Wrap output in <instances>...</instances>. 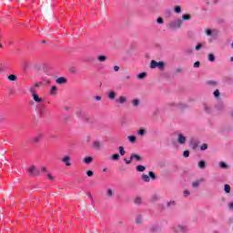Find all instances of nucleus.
Segmentation results:
<instances>
[{
    "mask_svg": "<svg viewBox=\"0 0 233 233\" xmlns=\"http://www.w3.org/2000/svg\"><path fill=\"white\" fill-rule=\"evenodd\" d=\"M43 138V135L40 134L35 137L32 138V141L35 143H39L41 141V139Z\"/></svg>",
    "mask_w": 233,
    "mask_h": 233,
    "instance_id": "obj_25",
    "label": "nucleus"
},
{
    "mask_svg": "<svg viewBox=\"0 0 233 233\" xmlns=\"http://www.w3.org/2000/svg\"><path fill=\"white\" fill-rule=\"evenodd\" d=\"M198 147H199V145L197 143L196 139L194 137L190 138V140H189V147L192 150H196V148H198Z\"/></svg>",
    "mask_w": 233,
    "mask_h": 233,
    "instance_id": "obj_9",
    "label": "nucleus"
},
{
    "mask_svg": "<svg viewBox=\"0 0 233 233\" xmlns=\"http://www.w3.org/2000/svg\"><path fill=\"white\" fill-rule=\"evenodd\" d=\"M68 80L65 77V76H60L58 78H56V83L57 85H66V83H67Z\"/></svg>",
    "mask_w": 233,
    "mask_h": 233,
    "instance_id": "obj_13",
    "label": "nucleus"
},
{
    "mask_svg": "<svg viewBox=\"0 0 233 233\" xmlns=\"http://www.w3.org/2000/svg\"><path fill=\"white\" fill-rule=\"evenodd\" d=\"M83 163H86V165H90V163H92V161H94V157H86L82 159Z\"/></svg>",
    "mask_w": 233,
    "mask_h": 233,
    "instance_id": "obj_17",
    "label": "nucleus"
},
{
    "mask_svg": "<svg viewBox=\"0 0 233 233\" xmlns=\"http://www.w3.org/2000/svg\"><path fill=\"white\" fill-rule=\"evenodd\" d=\"M116 96H117V94H116L115 91H109L107 93V97L110 99V101H114V99H116Z\"/></svg>",
    "mask_w": 233,
    "mask_h": 233,
    "instance_id": "obj_16",
    "label": "nucleus"
},
{
    "mask_svg": "<svg viewBox=\"0 0 233 233\" xmlns=\"http://www.w3.org/2000/svg\"><path fill=\"white\" fill-rule=\"evenodd\" d=\"M27 170H28L29 176L35 177V176H39L41 172H46V167H41L40 169L41 172H40V170L37 169L35 166H31Z\"/></svg>",
    "mask_w": 233,
    "mask_h": 233,
    "instance_id": "obj_2",
    "label": "nucleus"
},
{
    "mask_svg": "<svg viewBox=\"0 0 233 233\" xmlns=\"http://www.w3.org/2000/svg\"><path fill=\"white\" fill-rule=\"evenodd\" d=\"M205 178L201 177L198 180L193 181L191 183V187H193V188H198V187H199V185H201V183H204Z\"/></svg>",
    "mask_w": 233,
    "mask_h": 233,
    "instance_id": "obj_12",
    "label": "nucleus"
},
{
    "mask_svg": "<svg viewBox=\"0 0 233 233\" xmlns=\"http://www.w3.org/2000/svg\"><path fill=\"white\" fill-rule=\"evenodd\" d=\"M158 63L159 62H157L156 60H151V62H150V68H157Z\"/></svg>",
    "mask_w": 233,
    "mask_h": 233,
    "instance_id": "obj_33",
    "label": "nucleus"
},
{
    "mask_svg": "<svg viewBox=\"0 0 233 233\" xmlns=\"http://www.w3.org/2000/svg\"><path fill=\"white\" fill-rule=\"evenodd\" d=\"M206 35L209 37H218L219 35V30L218 29H205Z\"/></svg>",
    "mask_w": 233,
    "mask_h": 233,
    "instance_id": "obj_4",
    "label": "nucleus"
},
{
    "mask_svg": "<svg viewBox=\"0 0 233 233\" xmlns=\"http://www.w3.org/2000/svg\"><path fill=\"white\" fill-rule=\"evenodd\" d=\"M136 225H143V216L137 215L135 218Z\"/></svg>",
    "mask_w": 233,
    "mask_h": 233,
    "instance_id": "obj_15",
    "label": "nucleus"
},
{
    "mask_svg": "<svg viewBox=\"0 0 233 233\" xmlns=\"http://www.w3.org/2000/svg\"><path fill=\"white\" fill-rule=\"evenodd\" d=\"M6 119V115L0 113V123H3Z\"/></svg>",
    "mask_w": 233,
    "mask_h": 233,
    "instance_id": "obj_55",
    "label": "nucleus"
},
{
    "mask_svg": "<svg viewBox=\"0 0 233 233\" xmlns=\"http://www.w3.org/2000/svg\"><path fill=\"white\" fill-rule=\"evenodd\" d=\"M107 198H112L114 196V191H112V188H108L106 191Z\"/></svg>",
    "mask_w": 233,
    "mask_h": 233,
    "instance_id": "obj_52",
    "label": "nucleus"
},
{
    "mask_svg": "<svg viewBox=\"0 0 233 233\" xmlns=\"http://www.w3.org/2000/svg\"><path fill=\"white\" fill-rule=\"evenodd\" d=\"M203 106V110L206 114H208V116L214 114V107H212V106L207 104V103H204L202 105Z\"/></svg>",
    "mask_w": 233,
    "mask_h": 233,
    "instance_id": "obj_7",
    "label": "nucleus"
},
{
    "mask_svg": "<svg viewBox=\"0 0 233 233\" xmlns=\"http://www.w3.org/2000/svg\"><path fill=\"white\" fill-rule=\"evenodd\" d=\"M118 103H119L120 105H125V103H127V96H120V97L118 98Z\"/></svg>",
    "mask_w": 233,
    "mask_h": 233,
    "instance_id": "obj_35",
    "label": "nucleus"
},
{
    "mask_svg": "<svg viewBox=\"0 0 233 233\" xmlns=\"http://www.w3.org/2000/svg\"><path fill=\"white\" fill-rule=\"evenodd\" d=\"M71 159L70 156H66L61 159V161L62 163H65L66 167H72V162H70Z\"/></svg>",
    "mask_w": 233,
    "mask_h": 233,
    "instance_id": "obj_10",
    "label": "nucleus"
},
{
    "mask_svg": "<svg viewBox=\"0 0 233 233\" xmlns=\"http://www.w3.org/2000/svg\"><path fill=\"white\" fill-rule=\"evenodd\" d=\"M97 59H98V61H99L100 63H105V61H106V56H104V55L98 56H97Z\"/></svg>",
    "mask_w": 233,
    "mask_h": 233,
    "instance_id": "obj_41",
    "label": "nucleus"
},
{
    "mask_svg": "<svg viewBox=\"0 0 233 233\" xmlns=\"http://www.w3.org/2000/svg\"><path fill=\"white\" fill-rule=\"evenodd\" d=\"M63 117L65 121H68V122L72 121V115L64 114Z\"/></svg>",
    "mask_w": 233,
    "mask_h": 233,
    "instance_id": "obj_34",
    "label": "nucleus"
},
{
    "mask_svg": "<svg viewBox=\"0 0 233 233\" xmlns=\"http://www.w3.org/2000/svg\"><path fill=\"white\" fill-rule=\"evenodd\" d=\"M111 159H112L113 161H119V154H113V155L111 156Z\"/></svg>",
    "mask_w": 233,
    "mask_h": 233,
    "instance_id": "obj_48",
    "label": "nucleus"
},
{
    "mask_svg": "<svg viewBox=\"0 0 233 233\" xmlns=\"http://www.w3.org/2000/svg\"><path fill=\"white\" fill-rule=\"evenodd\" d=\"M137 79H145L147 77V72H142L137 76Z\"/></svg>",
    "mask_w": 233,
    "mask_h": 233,
    "instance_id": "obj_42",
    "label": "nucleus"
},
{
    "mask_svg": "<svg viewBox=\"0 0 233 233\" xmlns=\"http://www.w3.org/2000/svg\"><path fill=\"white\" fill-rule=\"evenodd\" d=\"M135 205H143V199L141 197H137L134 200Z\"/></svg>",
    "mask_w": 233,
    "mask_h": 233,
    "instance_id": "obj_28",
    "label": "nucleus"
},
{
    "mask_svg": "<svg viewBox=\"0 0 233 233\" xmlns=\"http://www.w3.org/2000/svg\"><path fill=\"white\" fill-rule=\"evenodd\" d=\"M127 139H128L129 143H132V144H134V143H136V141H137V137L136 136H128Z\"/></svg>",
    "mask_w": 233,
    "mask_h": 233,
    "instance_id": "obj_29",
    "label": "nucleus"
},
{
    "mask_svg": "<svg viewBox=\"0 0 233 233\" xmlns=\"http://www.w3.org/2000/svg\"><path fill=\"white\" fill-rule=\"evenodd\" d=\"M157 199H159V197L157 195H155L151 198V201H153V203H155V201H157Z\"/></svg>",
    "mask_w": 233,
    "mask_h": 233,
    "instance_id": "obj_61",
    "label": "nucleus"
},
{
    "mask_svg": "<svg viewBox=\"0 0 233 233\" xmlns=\"http://www.w3.org/2000/svg\"><path fill=\"white\" fill-rule=\"evenodd\" d=\"M136 170L137 172H145V170H147V167L143 165H138L136 167Z\"/></svg>",
    "mask_w": 233,
    "mask_h": 233,
    "instance_id": "obj_23",
    "label": "nucleus"
},
{
    "mask_svg": "<svg viewBox=\"0 0 233 233\" xmlns=\"http://www.w3.org/2000/svg\"><path fill=\"white\" fill-rule=\"evenodd\" d=\"M46 177H48V179H50V181H54L55 177L54 176H52V174L47 173Z\"/></svg>",
    "mask_w": 233,
    "mask_h": 233,
    "instance_id": "obj_62",
    "label": "nucleus"
},
{
    "mask_svg": "<svg viewBox=\"0 0 233 233\" xmlns=\"http://www.w3.org/2000/svg\"><path fill=\"white\" fill-rule=\"evenodd\" d=\"M76 116L78 117V119H81V121H85L86 123H88L90 121V117L86 113L80 108L76 109Z\"/></svg>",
    "mask_w": 233,
    "mask_h": 233,
    "instance_id": "obj_3",
    "label": "nucleus"
},
{
    "mask_svg": "<svg viewBox=\"0 0 233 233\" xmlns=\"http://www.w3.org/2000/svg\"><path fill=\"white\" fill-rule=\"evenodd\" d=\"M86 174L87 177H92L94 176V171H92V170H87V171L86 172Z\"/></svg>",
    "mask_w": 233,
    "mask_h": 233,
    "instance_id": "obj_56",
    "label": "nucleus"
},
{
    "mask_svg": "<svg viewBox=\"0 0 233 233\" xmlns=\"http://www.w3.org/2000/svg\"><path fill=\"white\" fill-rule=\"evenodd\" d=\"M137 134H138V136H141V137L146 136V134H147V129H145V128H140V129L137 131Z\"/></svg>",
    "mask_w": 233,
    "mask_h": 233,
    "instance_id": "obj_40",
    "label": "nucleus"
},
{
    "mask_svg": "<svg viewBox=\"0 0 233 233\" xmlns=\"http://www.w3.org/2000/svg\"><path fill=\"white\" fill-rule=\"evenodd\" d=\"M38 114L40 117H45V114H46V110H45L43 107H38Z\"/></svg>",
    "mask_w": 233,
    "mask_h": 233,
    "instance_id": "obj_27",
    "label": "nucleus"
},
{
    "mask_svg": "<svg viewBox=\"0 0 233 233\" xmlns=\"http://www.w3.org/2000/svg\"><path fill=\"white\" fill-rule=\"evenodd\" d=\"M218 166L220 167V168H228V165H227V163H225L224 161L219 162Z\"/></svg>",
    "mask_w": 233,
    "mask_h": 233,
    "instance_id": "obj_50",
    "label": "nucleus"
},
{
    "mask_svg": "<svg viewBox=\"0 0 233 233\" xmlns=\"http://www.w3.org/2000/svg\"><path fill=\"white\" fill-rule=\"evenodd\" d=\"M183 156H184L185 157H190V151H189V150H185V151L183 152Z\"/></svg>",
    "mask_w": 233,
    "mask_h": 233,
    "instance_id": "obj_59",
    "label": "nucleus"
},
{
    "mask_svg": "<svg viewBox=\"0 0 233 233\" xmlns=\"http://www.w3.org/2000/svg\"><path fill=\"white\" fill-rule=\"evenodd\" d=\"M207 85H208L209 86H218V81H216V80H208L207 82Z\"/></svg>",
    "mask_w": 233,
    "mask_h": 233,
    "instance_id": "obj_31",
    "label": "nucleus"
},
{
    "mask_svg": "<svg viewBox=\"0 0 233 233\" xmlns=\"http://www.w3.org/2000/svg\"><path fill=\"white\" fill-rule=\"evenodd\" d=\"M185 55L186 56H192V55H194V48H192V47L187 48L185 50Z\"/></svg>",
    "mask_w": 233,
    "mask_h": 233,
    "instance_id": "obj_26",
    "label": "nucleus"
},
{
    "mask_svg": "<svg viewBox=\"0 0 233 233\" xmlns=\"http://www.w3.org/2000/svg\"><path fill=\"white\" fill-rule=\"evenodd\" d=\"M29 92H30V94H32V96H34V94H37V93L35 92V87H34V86H31V87L29 88Z\"/></svg>",
    "mask_w": 233,
    "mask_h": 233,
    "instance_id": "obj_58",
    "label": "nucleus"
},
{
    "mask_svg": "<svg viewBox=\"0 0 233 233\" xmlns=\"http://www.w3.org/2000/svg\"><path fill=\"white\" fill-rule=\"evenodd\" d=\"M228 208H229V210H233V202L229 203Z\"/></svg>",
    "mask_w": 233,
    "mask_h": 233,
    "instance_id": "obj_64",
    "label": "nucleus"
},
{
    "mask_svg": "<svg viewBox=\"0 0 233 233\" xmlns=\"http://www.w3.org/2000/svg\"><path fill=\"white\" fill-rule=\"evenodd\" d=\"M217 110H223V105L216 106Z\"/></svg>",
    "mask_w": 233,
    "mask_h": 233,
    "instance_id": "obj_63",
    "label": "nucleus"
},
{
    "mask_svg": "<svg viewBox=\"0 0 233 233\" xmlns=\"http://www.w3.org/2000/svg\"><path fill=\"white\" fill-rule=\"evenodd\" d=\"M193 66H194V68H199V66H201V62L196 61V62L193 64Z\"/></svg>",
    "mask_w": 233,
    "mask_h": 233,
    "instance_id": "obj_57",
    "label": "nucleus"
},
{
    "mask_svg": "<svg viewBox=\"0 0 233 233\" xmlns=\"http://www.w3.org/2000/svg\"><path fill=\"white\" fill-rule=\"evenodd\" d=\"M201 152H205V150H208V144L204 143L200 146Z\"/></svg>",
    "mask_w": 233,
    "mask_h": 233,
    "instance_id": "obj_37",
    "label": "nucleus"
},
{
    "mask_svg": "<svg viewBox=\"0 0 233 233\" xmlns=\"http://www.w3.org/2000/svg\"><path fill=\"white\" fill-rule=\"evenodd\" d=\"M69 72H70L71 74H77V70H76V67H70V68H69Z\"/></svg>",
    "mask_w": 233,
    "mask_h": 233,
    "instance_id": "obj_60",
    "label": "nucleus"
},
{
    "mask_svg": "<svg viewBox=\"0 0 233 233\" xmlns=\"http://www.w3.org/2000/svg\"><path fill=\"white\" fill-rule=\"evenodd\" d=\"M57 94V86H51V96H56Z\"/></svg>",
    "mask_w": 233,
    "mask_h": 233,
    "instance_id": "obj_39",
    "label": "nucleus"
},
{
    "mask_svg": "<svg viewBox=\"0 0 233 233\" xmlns=\"http://www.w3.org/2000/svg\"><path fill=\"white\" fill-rule=\"evenodd\" d=\"M167 208H174V207H176V201L174 200H170L167 203Z\"/></svg>",
    "mask_w": 233,
    "mask_h": 233,
    "instance_id": "obj_30",
    "label": "nucleus"
},
{
    "mask_svg": "<svg viewBox=\"0 0 233 233\" xmlns=\"http://www.w3.org/2000/svg\"><path fill=\"white\" fill-rule=\"evenodd\" d=\"M148 176H149V179L151 178V179H153V181H156V179H157L156 173H154L153 171H149Z\"/></svg>",
    "mask_w": 233,
    "mask_h": 233,
    "instance_id": "obj_32",
    "label": "nucleus"
},
{
    "mask_svg": "<svg viewBox=\"0 0 233 233\" xmlns=\"http://www.w3.org/2000/svg\"><path fill=\"white\" fill-rule=\"evenodd\" d=\"M33 99L35 103H43V98L39 96L37 94L33 95Z\"/></svg>",
    "mask_w": 233,
    "mask_h": 233,
    "instance_id": "obj_19",
    "label": "nucleus"
},
{
    "mask_svg": "<svg viewBox=\"0 0 233 233\" xmlns=\"http://www.w3.org/2000/svg\"><path fill=\"white\" fill-rule=\"evenodd\" d=\"M183 25V20L181 18H177L175 20H172L167 25V30H179L181 28V25Z\"/></svg>",
    "mask_w": 233,
    "mask_h": 233,
    "instance_id": "obj_1",
    "label": "nucleus"
},
{
    "mask_svg": "<svg viewBox=\"0 0 233 233\" xmlns=\"http://www.w3.org/2000/svg\"><path fill=\"white\" fill-rule=\"evenodd\" d=\"M157 68H158V70H165V62L159 61Z\"/></svg>",
    "mask_w": 233,
    "mask_h": 233,
    "instance_id": "obj_38",
    "label": "nucleus"
},
{
    "mask_svg": "<svg viewBox=\"0 0 233 233\" xmlns=\"http://www.w3.org/2000/svg\"><path fill=\"white\" fill-rule=\"evenodd\" d=\"M164 23H165V20H163V17L159 16L157 18V25H163Z\"/></svg>",
    "mask_w": 233,
    "mask_h": 233,
    "instance_id": "obj_53",
    "label": "nucleus"
},
{
    "mask_svg": "<svg viewBox=\"0 0 233 233\" xmlns=\"http://www.w3.org/2000/svg\"><path fill=\"white\" fill-rule=\"evenodd\" d=\"M208 61H210L211 63H214V61H216V56H214V54H208Z\"/></svg>",
    "mask_w": 233,
    "mask_h": 233,
    "instance_id": "obj_45",
    "label": "nucleus"
},
{
    "mask_svg": "<svg viewBox=\"0 0 233 233\" xmlns=\"http://www.w3.org/2000/svg\"><path fill=\"white\" fill-rule=\"evenodd\" d=\"M131 103H132L133 106H136V107L139 106V99H137V98L132 100Z\"/></svg>",
    "mask_w": 233,
    "mask_h": 233,
    "instance_id": "obj_51",
    "label": "nucleus"
},
{
    "mask_svg": "<svg viewBox=\"0 0 233 233\" xmlns=\"http://www.w3.org/2000/svg\"><path fill=\"white\" fill-rule=\"evenodd\" d=\"M198 167L201 168V170L207 168V162L205 160L198 161Z\"/></svg>",
    "mask_w": 233,
    "mask_h": 233,
    "instance_id": "obj_22",
    "label": "nucleus"
},
{
    "mask_svg": "<svg viewBox=\"0 0 233 233\" xmlns=\"http://www.w3.org/2000/svg\"><path fill=\"white\" fill-rule=\"evenodd\" d=\"M177 143L179 145H185L187 143V137L183 136V134L179 133L177 135Z\"/></svg>",
    "mask_w": 233,
    "mask_h": 233,
    "instance_id": "obj_8",
    "label": "nucleus"
},
{
    "mask_svg": "<svg viewBox=\"0 0 233 233\" xmlns=\"http://www.w3.org/2000/svg\"><path fill=\"white\" fill-rule=\"evenodd\" d=\"M203 48V44L198 43L196 46H195V50L196 52H198V50Z\"/></svg>",
    "mask_w": 233,
    "mask_h": 233,
    "instance_id": "obj_54",
    "label": "nucleus"
},
{
    "mask_svg": "<svg viewBox=\"0 0 233 233\" xmlns=\"http://www.w3.org/2000/svg\"><path fill=\"white\" fill-rule=\"evenodd\" d=\"M213 96H214V97H216V99L219 98L221 96V93L219 92V89H216L213 92Z\"/></svg>",
    "mask_w": 233,
    "mask_h": 233,
    "instance_id": "obj_36",
    "label": "nucleus"
},
{
    "mask_svg": "<svg viewBox=\"0 0 233 233\" xmlns=\"http://www.w3.org/2000/svg\"><path fill=\"white\" fill-rule=\"evenodd\" d=\"M174 232L176 233L188 232V227L187 225H178L176 228H174Z\"/></svg>",
    "mask_w": 233,
    "mask_h": 233,
    "instance_id": "obj_6",
    "label": "nucleus"
},
{
    "mask_svg": "<svg viewBox=\"0 0 233 233\" xmlns=\"http://www.w3.org/2000/svg\"><path fill=\"white\" fill-rule=\"evenodd\" d=\"M118 150H119L120 156H125V154H127V151H125V147H123V146H120L118 147Z\"/></svg>",
    "mask_w": 233,
    "mask_h": 233,
    "instance_id": "obj_44",
    "label": "nucleus"
},
{
    "mask_svg": "<svg viewBox=\"0 0 233 233\" xmlns=\"http://www.w3.org/2000/svg\"><path fill=\"white\" fill-rule=\"evenodd\" d=\"M7 79H9V81H17V76H15V75H9L7 76Z\"/></svg>",
    "mask_w": 233,
    "mask_h": 233,
    "instance_id": "obj_43",
    "label": "nucleus"
},
{
    "mask_svg": "<svg viewBox=\"0 0 233 233\" xmlns=\"http://www.w3.org/2000/svg\"><path fill=\"white\" fill-rule=\"evenodd\" d=\"M190 19H192V15L190 14H185L182 15L181 21H190Z\"/></svg>",
    "mask_w": 233,
    "mask_h": 233,
    "instance_id": "obj_24",
    "label": "nucleus"
},
{
    "mask_svg": "<svg viewBox=\"0 0 233 233\" xmlns=\"http://www.w3.org/2000/svg\"><path fill=\"white\" fill-rule=\"evenodd\" d=\"M161 229L159 228V226L157 225H153L151 226V228H149V232L151 233H156V232H159Z\"/></svg>",
    "mask_w": 233,
    "mask_h": 233,
    "instance_id": "obj_18",
    "label": "nucleus"
},
{
    "mask_svg": "<svg viewBox=\"0 0 233 233\" xmlns=\"http://www.w3.org/2000/svg\"><path fill=\"white\" fill-rule=\"evenodd\" d=\"M167 108L172 110L173 108H177V102H169L167 103Z\"/></svg>",
    "mask_w": 233,
    "mask_h": 233,
    "instance_id": "obj_21",
    "label": "nucleus"
},
{
    "mask_svg": "<svg viewBox=\"0 0 233 233\" xmlns=\"http://www.w3.org/2000/svg\"><path fill=\"white\" fill-rule=\"evenodd\" d=\"M165 15L167 17V19L172 17V11L170 9L166 10Z\"/></svg>",
    "mask_w": 233,
    "mask_h": 233,
    "instance_id": "obj_49",
    "label": "nucleus"
},
{
    "mask_svg": "<svg viewBox=\"0 0 233 233\" xmlns=\"http://www.w3.org/2000/svg\"><path fill=\"white\" fill-rule=\"evenodd\" d=\"M134 159H136V161H141L143 158L137 154H131L129 161L127 158H124V161L127 165H130Z\"/></svg>",
    "mask_w": 233,
    "mask_h": 233,
    "instance_id": "obj_5",
    "label": "nucleus"
},
{
    "mask_svg": "<svg viewBox=\"0 0 233 233\" xmlns=\"http://www.w3.org/2000/svg\"><path fill=\"white\" fill-rule=\"evenodd\" d=\"M224 191L226 192V194H230V185L226 184L224 186Z\"/></svg>",
    "mask_w": 233,
    "mask_h": 233,
    "instance_id": "obj_46",
    "label": "nucleus"
},
{
    "mask_svg": "<svg viewBox=\"0 0 233 233\" xmlns=\"http://www.w3.org/2000/svg\"><path fill=\"white\" fill-rule=\"evenodd\" d=\"M174 12H175V14H181V6H179V5H176L175 7H174Z\"/></svg>",
    "mask_w": 233,
    "mask_h": 233,
    "instance_id": "obj_47",
    "label": "nucleus"
},
{
    "mask_svg": "<svg viewBox=\"0 0 233 233\" xmlns=\"http://www.w3.org/2000/svg\"><path fill=\"white\" fill-rule=\"evenodd\" d=\"M177 108H178V110H187V108H188V106H187V104L183 102H177Z\"/></svg>",
    "mask_w": 233,
    "mask_h": 233,
    "instance_id": "obj_14",
    "label": "nucleus"
},
{
    "mask_svg": "<svg viewBox=\"0 0 233 233\" xmlns=\"http://www.w3.org/2000/svg\"><path fill=\"white\" fill-rule=\"evenodd\" d=\"M141 179L144 183H150V177L147 174H142Z\"/></svg>",
    "mask_w": 233,
    "mask_h": 233,
    "instance_id": "obj_20",
    "label": "nucleus"
},
{
    "mask_svg": "<svg viewBox=\"0 0 233 233\" xmlns=\"http://www.w3.org/2000/svg\"><path fill=\"white\" fill-rule=\"evenodd\" d=\"M93 148H95V150H101V148H103V143L99 140H95L93 142Z\"/></svg>",
    "mask_w": 233,
    "mask_h": 233,
    "instance_id": "obj_11",
    "label": "nucleus"
}]
</instances>
